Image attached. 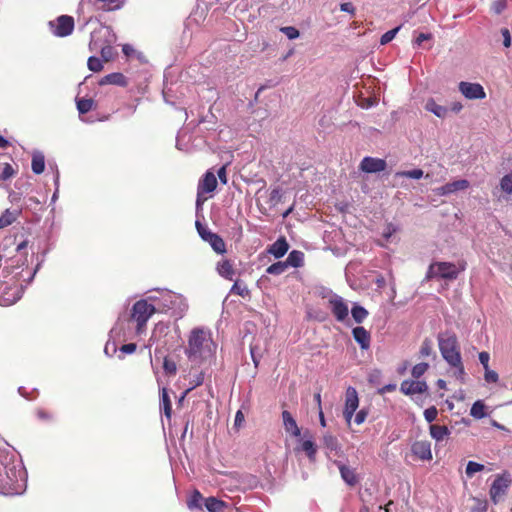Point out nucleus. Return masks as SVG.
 Masks as SVG:
<instances>
[{"mask_svg":"<svg viewBox=\"0 0 512 512\" xmlns=\"http://www.w3.org/2000/svg\"><path fill=\"white\" fill-rule=\"evenodd\" d=\"M27 242L15 247L16 254L7 257L0 254V305L10 306L22 296L23 289L32 282L38 266L34 270L27 267Z\"/></svg>","mask_w":512,"mask_h":512,"instance_id":"1","label":"nucleus"},{"mask_svg":"<svg viewBox=\"0 0 512 512\" xmlns=\"http://www.w3.org/2000/svg\"><path fill=\"white\" fill-rule=\"evenodd\" d=\"M27 472L17 456L0 449V494L20 495L26 489Z\"/></svg>","mask_w":512,"mask_h":512,"instance_id":"2","label":"nucleus"},{"mask_svg":"<svg viewBox=\"0 0 512 512\" xmlns=\"http://www.w3.org/2000/svg\"><path fill=\"white\" fill-rule=\"evenodd\" d=\"M211 331L208 328L197 327L191 330L185 355L194 364H202L211 360L216 353Z\"/></svg>","mask_w":512,"mask_h":512,"instance_id":"3","label":"nucleus"},{"mask_svg":"<svg viewBox=\"0 0 512 512\" xmlns=\"http://www.w3.org/2000/svg\"><path fill=\"white\" fill-rule=\"evenodd\" d=\"M156 308L157 312L170 313L171 316L180 319L187 311L188 304L181 294L170 290H161L159 307Z\"/></svg>","mask_w":512,"mask_h":512,"instance_id":"4","label":"nucleus"},{"mask_svg":"<svg viewBox=\"0 0 512 512\" xmlns=\"http://www.w3.org/2000/svg\"><path fill=\"white\" fill-rule=\"evenodd\" d=\"M438 346L442 357L449 365H459L461 360L458 339L453 332L446 331L438 335Z\"/></svg>","mask_w":512,"mask_h":512,"instance_id":"5","label":"nucleus"},{"mask_svg":"<svg viewBox=\"0 0 512 512\" xmlns=\"http://www.w3.org/2000/svg\"><path fill=\"white\" fill-rule=\"evenodd\" d=\"M157 312L154 304L148 303L147 300L136 301L131 310V320L136 322V333L142 334L146 329V324L151 316Z\"/></svg>","mask_w":512,"mask_h":512,"instance_id":"6","label":"nucleus"},{"mask_svg":"<svg viewBox=\"0 0 512 512\" xmlns=\"http://www.w3.org/2000/svg\"><path fill=\"white\" fill-rule=\"evenodd\" d=\"M465 269V264H460L457 267L450 262H435L430 265L427 272V278L438 277L442 279L453 280L458 277V274Z\"/></svg>","mask_w":512,"mask_h":512,"instance_id":"7","label":"nucleus"},{"mask_svg":"<svg viewBox=\"0 0 512 512\" xmlns=\"http://www.w3.org/2000/svg\"><path fill=\"white\" fill-rule=\"evenodd\" d=\"M116 35L109 26L100 25L91 33L89 49L91 52H98V48L106 43H114Z\"/></svg>","mask_w":512,"mask_h":512,"instance_id":"8","label":"nucleus"},{"mask_svg":"<svg viewBox=\"0 0 512 512\" xmlns=\"http://www.w3.org/2000/svg\"><path fill=\"white\" fill-rule=\"evenodd\" d=\"M195 225L199 236L204 241L208 242L216 253L223 254L226 252L225 243L219 235L211 232L207 227L202 225L200 221H196Z\"/></svg>","mask_w":512,"mask_h":512,"instance_id":"9","label":"nucleus"},{"mask_svg":"<svg viewBox=\"0 0 512 512\" xmlns=\"http://www.w3.org/2000/svg\"><path fill=\"white\" fill-rule=\"evenodd\" d=\"M49 26L55 36L66 37L70 35L74 29V19L71 16L62 15L55 21H50Z\"/></svg>","mask_w":512,"mask_h":512,"instance_id":"10","label":"nucleus"},{"mask_svg":"<svg viewBox=\"0 0 512 512\" xmlns=\"http://www.w3.org/2000/svg\"><path fill=\"white\" fill-rule=\"evenodd\" d=\"M327 305L338 322L345 323L348 320L349 307L343 297L339 295L332 296L330 303Z\"/></svg>","mask_w":512,"mask_h":512,"instance_id":"11","label":"nucleus"},{"mask_svg":"<svg viewBox=\"0 0 512 512\" xmlns=\"http://www.w3.org/2000/svg\"><path fill=\"white\" fill-rule=\"evenodd\" d=\"M459 92L469 100H482L486 97L483 86L479 83L461 81L458 84Z\"/></svg>","mask_w":512,"mask_h":512,"instance_id":"12","label":"nucleus"},{"mask_svg":"<svg viewBox=\"0 0 512 512\" xmlns=\"http://www.w3.org/2000/svg\"><path fill=\"white\" fill-rule=\"evenodd\" d=\"M359 406L357 390L354 387H348L345 394V407L343 416L347 424L351 423L353 415Z\"/></svg>","mask_w":512,"mask_h":512,"instance_id":"13","label":"nucleus"},{"mask_svg":"<svg viewBox=\"0 0 512 512\" xmlns=\"http://www.w3.org/2000/svg\"><path fill=\"white\" fill-rule=\"evenodd\" d=\"M428 390V385L424 380H404L400 385V391L404 395L421 394Z\"/></svg>","mask_w":512,"mask_h":512,"instance_id":"14","label":"nucleus"},{"mask_svg":"<svg viewBox=\"0 0 512 512\" xmlns=\"http://www.w3.org/2000/svg\"><path fill=\"white\" fill-rule=\"evenodd\" d=\"M308 432L304 433V437L299 439V446L295 448L296 451H302L306 454L311 462L316 459L317 446L312 439V436H307Z\"/></svg>","mask_w":512,"mask_h":512,"instance_id":"15","label":"nucleus"},{"mask_svg":"<svg viewBox=\"0 0 512 512\" xmlns=\"http://www.w3.org/2000/svg\"><path fill=\"white\" fill-rule=\"evenodd\" d=\"M386 161L379 158L364 157L360 163V169L366 173H378L384 171Z\"/></svg>","mask_w":512,"mask_h":512,"instance_id":"16","label":"nucleus"},{"mask_svg":"<svg viewBox=\"0 0 512 512\" xmlns=\"http://www.w3.org/2000/svg\"><path fill=\"white\" fill-rule=\"evenodd\" d=\"M469 185V181L460 179L436 188L435 192L437 195L446 196L457 191L465 190L469 187Z\"/></svg>","mask_w":512,"mask_h":512,"instance_id":"17","label":"nucleus"},{"mask_svg":"<svg viewBox=\"0 0 512 512\" xmlns=\"http://www.w3.org/2000/svg\"><path fill=\"white\" fill-rule=\"evenodd\" d=\"M411 451L420 460H431V443L427 440L416 441L411 446Z\"/></svg>","mask_w":512,"mask_h":512,"instance_id":"18","label":"nucleus"},{"mask_svg":"<svg viewBox=\"0 0 512 512\" xmlns=\"http://www.w3.org/2000/svg\"><path fill=\"white\" fill-rule=\"evenodd\" d=\"M509 487V481L503 477H497L490 488V497L494 503H497L499 499L505 494Z\"/></svg>","mask_w":512,"mask_h":512,"instance_id":"19","label":"nucleus"},{"mask_svg":"<svg viewBox=\"0 0 512 512\" xmlns=\"http://www.w3.org/2000/svg\"><path fill=\"white\" fill-rule=\"evenodd\" d=\"M282 419L285 431L293 437L300 438L301 430L292 414L289 411L284 410L282 412Z\"/></svg>","mask_w":512,"mask_h":512,"instance_id":"20","label":"nucleus"},{"mask_svg":"<svg viewBox=\"0 0 512 512\" xmlns=\"http://www.w3.org/2000/svg\"><path fill=\"white\" fill-rule=\"evenodd\" d=\"M217 186V179L215 177V175L208 171L205 173V175L203 176V178L200 180L199 184H198V194L199 195H202V194H205V193H210L212 191L215 190Z\"/></svg>","mask_w":512,"mask_h":512,"instance_id":"21","label":"nucleus"},{"mask_svg":"<svg viewBox=\"0 0 512 512\" xmlns=\"http://www.w3.org/2000/svg\"><path fill=\"white\" fill-rule=\"evenodd\" d=\"M352 335L354 340L359 344L362 350H367L370 347L371 336L370 333L362 326L353 328Z\"/></svg>","mask_w":512,"mask_h":512,"instance_id":"22","label":"nucleus"},{"mask_svg":"<svg viewBox=\"0 0 512 512\" xmlns=\"http://www.w3.org/2000/svg\"><path fill=\"white\" fill-rule=\"evenodd\" d=\"M334 463L338 467L341 478L346 484H348L349 486H354L358 482L354 469L346 466L344 463L340 461H335Z\"/></svg>","mask_w":512,"mask_h":512,"instance_id":"23","label":"nucleus"},{"mask_svg":"<svg viewBox=\"0 0 512 512\" xmlns=\"http://www.w3.org/2000/svg\"><path fill=\"white\" fill-rule=\"evenodd\" d=\"M289 249V244L284 237L277 239L272 245L269 246L268 252L275 258L283 257Z\"/></svg>","mask_w":512,"mask_h":512,"instance_id":"24","label":"nucleus"},{"mask_svg":"<svg viewBox=\"0 0 512 512\" xmlns=\"http://www.w3.org/2000/svg\"><path fill=\"white\" fill-rule=\"evenodd\" d=\"M106 84H112V85L124 87L128 84V81H127V78L122 73L115 72V73H111V74L104 76L99 81V85H106Z\"/></svg>","mask_w":512,"mask_h":512,"instance_id":"25","label":"nucleus"},{"mask_svg":"<svg viewBox=\"0 0 512 512\" xmlns=\"http://www.w3.org/2000/svg\"><path fill=\"white\" fill-rule=\"evenodd\" d=\"M31 169L33 173L39 175L44 172L45 170V156L43 152L39 150H34L32 152V162H31Z\"/></svg>","mask_w":512,"mask_h":512,"instance_id":"26","label":"nucleus"},{"mask_svg":"<svg viewBox=\"0 0 512 512\" xmlns=\"http://www.w3.org/2000/svg\"><path fill=\"white\" fill-rule=\"evenodd\" d=\"M425 109L433 113L438 118H445L448 114V109L445 106L439 105L433 98H430L425 103Z\"/></svg>","mask_w":512,"mask_h":512,"instance_id":"27","label":"nucleus"},{"mask_svg":"<svg viewBox=\"0 0 512 512\" xmlns=\"http://www.w3.org/2000/svg\"><path fill=\"white\" fill-rule=\"evenodd\" d=\"M217 272L220 276L227 280H233L235 276V270L229 260H222L217 264Z\"/></svg>","mask_w":512,"mask_h":512,"instance_id":"28","label":"nucleus"},{"mask_svg":"<svg viewBox=\"0 0 512 512\" xmlns=\"http://www.w3.org/2000/svg\"><path fill=\"white\" fill-rule=\"evenodd\" d=\"M285 262H286L288 268L289 267H294V268L301 267L304 263V253L299 250H293L289 253Z\"/></svg>","mask_w":512,"mask_h":512,"instance_id":"29","label":"nucleus"},{"mask_svg":"<svg viewBox=\"0 0 512 512\" xmlns=\"http://www.w3.org/2000/svg\"><path fill=\"white\" fill-rule=\"evenodd\" d=\"M169 327L164 323H158L155 325L152 335L149 339V346H152L155 343H158L162 336H166L168 333Z\"/></svg>","mask_w":512,"mask_h":512,"instance_id":"30","label":"nucleus"},{"mask_svg":"<svg viewBox=\"0 0 512 512\" xmlns=\"http://www.w3.org/2000/svg\"><path fill=\"white\" fill-rule=\"evenodd\" d=\"M204 505L209 512H222L227 507V503L215 497L206 498Z\"/></svg>","mask_w":512,"mask_h":512,"instance_id":"31","label":"nucleus"},{"mask_svg":"<svg viewBox=\"0 0 512 512\" xmlns=\"http://www.w3.org/2000/svg\"><path fill=\"white\" fill-rule=\"evenodd\" d=\"M450 434V430L444 425H431L430 435L436 441L444 440Z\"/></svg>","mask_w":512,"mask_h":512,"instance_id":"32","label":"nucleus"},{"mask_svg":"<svg viewBox=\"0 0 512 512\" xmlns=\"http://www.w3.org/2000/svg\"><path fill=\"white\" fill-rule=\"evenodd\" d=\"M323 445L325 447V449L327 450V453H332V452H338L339 450V443H338V440L335 436H333L332 434L330 433H326L324 436H323Z\"/></svg>","mask_w":512,"mask_h":512,"instance_id":"33","label":"nucleus"},{"mask_svg":"<svg viewBox=\"0 0 512 512\" xmlns=\"http://www.w3.org/2000/svg\"><path fill=\"white\" fill-rule=\"evenodd\" d=\"M399 231V226L393 223H388L382 232L383 241L380 245L385 246L386 243L392 242V237Z\"/></svg>","mask_w":512,"mask_h":512,"instance_id":"34","label":"nucleus"},{"mask_svg":"<svg viewBox=\"0 0 512 512\" xmlns=\"http://www.w3.org/2000/svg\"><path fill=\"white\" fill-rule=\"evenodd\" d=\"M283 193L281 188L275 187L268 193V199L266 204L269 208L275 207L278 203L282 201Z\"/></svg>","mask_w":512,"mask_h":512,"instance_id":"35","label":"nucleus"},{"mask_svg":"<svg viewBox=\"0 0 512 512\" xmlns=\"http://www.w3.org/2000/svg\"><path fill=\"white\" fill-rule=\"evenodd\" d=\"M485 409L486 407L483 401L477 400L470 409V415L475 419H482L487 416Z\"/></svg>","mask_w":512,"mask_h":512,"instance_id":"36","label":"nucleus"},{"mask_svg":"<svg viewBox=\"0 0 512 512\" xmlns=\"http://www.w3.org/2000/svg\"><path fill=\"white\" fill-rule=\"evenodd\" d=\"M161 407H162L167 419H170L171 414H172V406H171V401H170L168 391L166 388H162V390H161Z\"/></svg>","mask_w":512,"mask_h":512,"instance_id":"37","label":"nucleus"},{"mask_svg":"<svg viewBox=\"0 0 512 512\" xmlns=\"http://www.w3.org/2000/svg\"><path fill=\"white\" fill-rule=\"evenodd\" d=\"M100 3V8L105 11H114L120 9L125 0H97Z\"/></svg>","mask_w":512,"mask_h":512,"instance_id":"38","label":"nucleus"},{"mask_svg":"<svg viewBox=\"0 0 512 512\" xmlns=\"http://www.w3.org/2000/svg\"><path fill=\"white\" fill-rule=\"evenodd\" d=\"M351 315L354 321L360 324L367 318L368 311L364 307L354 304L351 309Z\"/></svg>","mask_w":512,"mask_h":512,"instance_id":"39","label":"nucleus"},{"mask_svg":"<svg viewBox=\"0 0 512 512\" xmlns=\"http://www.w3.org/2000/svg\"><path fill=\"white\" fill-rule=\"evenodd\" d=\"M203 497L198 490H194L189 499L187 500V506L190 510L201 509Z\"/></svg>","mask_w":512,"mask_h":512,"instance_id":"40","label":"nucleus"},{"mask_svg":"<svg viewBox=\"0 0 512 512\" xmlns=\"http://www.w3.org/2000/svg\"><path fill=\"white\" fill-rule=\"evenodd\" d=\"M19 212L18 211H10L9 209H7L1 216H0V229L12 224L17 216H18Z\"/></svg>","mask_w":512,"mask_h":512,"instance_id":"41","label":"nucleus"},{"mask_svg":"<svg viewBox=\"0 0 512 512\" xmlns=\"http://www.w3.org/2000/svg\"><path fill=\"white\" fill-rule=\"evenodd\" d=\"M288 269V266L285 261H278L270 265L266 272L271 275H281Z\"/></svg>","mask_w":512,"mask_h":512,"instance_id":"42","label":"nucleus"},{"mask_svg":"<svg viewBox=\"0 0 512 512\" xmlns=\"http://www.w3.org/2000/svg\"><path fill=\"white\" fill-rule=\"evenodd\" d=\"M16 174V170L9 163L0 164V180H8Z\"/></svg>","mask_w":512,"mask_h":512,"instance_id":"43","label":"nucleus"},{"mask_svg":"<svg viewBox=\"0 0 512 512\" xmlns=\"http://www.w3.org/2000/svg\"><path fill=\"white\" fill-rule=\"evenodd\" d=\"M94 105V101L92 99L82 98L77 100V109L79 114H85L89 112Z\"/></svg>","mask_w":512,"mask_h":512,"instance_id":"44","label":"nucleus"},{"mask_svg":"<svg viewBox=\"0 0 512 512\" xmlns=\"http://www.w3.org/2000/svg\"><path fill=\"white\" fill-rule=\"evenodd\" d=\"M500 187L505 193L512 194V171L501 178Z\"/></svg>","mask_w":512,"mask_h":512,"instance_id":"45","label":"nucleus"},{"mask_svg":"<svg viewBox=\"0 0 512 512\" xmlns=\"http://www.w3.org/2000/svg\"><path fill=\"white\" fill-rule=\"evenodd\" d=\"M428 368H429L428 363H425V362L418 363L412 368L411 374L415 379H419L422 375L425 374V372L428 370Z\"/></svg>","mask_w":512,"mask_h":512,"instance_id":"46","label":"nucleus"},{"mask_svg":"<svg viewBox=\"0 0 512 512\" xmlns=\"http://www.w3.org/2000/svg\"><path fill=\"white\" fill-rule=\"evenodd\" d=\"M484 469V465L469 461L466 466V475L471 478L476 472H480Z\"/></svg>","mask_w":512,"mask_h":512,"instance_id":"47","label":"nucleus"},{"mask_svg":"<svg viewBox=\"0 0 512 512\" xmlns=\"http://www.w3.org/2000/svg\"><path fill=\"white\" fill-rule=\"evenodd\" d=\"M398 176L411 178V179H420L423 177L424 172L422 169H413L408 171H402L397 173Z\"/></svg>","mask_w":512,"mask_h":512,"instance_id":"48","label":"nucleus"},{"mask_svg":"<svg viewBox=\"0 0 512 512\" xmlns=\"http://www.w3.org/2000/svg\"><path fill=\"white\" fill-rule=\"evenodd\" d=\"M87 65H88V68L93 72H99L103 68L101 59H99L95 56H91L88 58Z\"/></svg>","mask_w":512,"mask_h":512,"instance_id":"49","label":"nucleus"},{"mask_svg":"<svg viewBox=\"0 0 512 512\" xmlns=\"http://www.w3.org/2000/svg\"><path fill=\"white\" fill-rule=\"evenodd\" d=\"M112 44L113 43H106L98 48L104 61H109L112 58Z\"/></svg>","mask_w":512,"mask_h":512,"instance_id":"50","label":"nucleus"},{"mask_svg":"<svg viewBox=\"0 0 512 512\" xmlns=\"http://www.w3.org/2000/svg\"><path fill=\"white\" fill-rule=\"evenodd\" d=\"M400 28H401V26H398L394 29H391V30L385 32L381 36L380 43L382 45H385V44H388L389 42H391L395 38V36L398 33V31L400 30Z\"/></svg>","mask_w":512,"mask_h":512,"instance_id":"51","label":"nucleus"},{"mask_svg":"<svg viewBox=\"0 0 512 512\" xmlns=\"http://www.w3.org/2000/svg\"><path fill=\"white\" fill-rule=\"evenodd\" d=\"M432 348H433V344H432V341L429 340V339H425L422 344H421V347H420V356L421 357H428L432 354Z\"/></svg>","mask_w":512,"mask_h":512,"instance_id":"52","label":"nucleus"},{"mask_svg":"<svg viewBox=\"0 0 512 512\" xmlns=\"http://www.w3.org/2000/svg\"><path fill=\"white\" fill-rule=\"evenodd\" d=\"M280 31L290 40H294L299 37V31L293 26L281 27Z\"/></svg>","mask_w":512,"mask_h":512,"instance_id":"53","label":"nucleus"},{"mask_svg":"<svg viewBox=\"0 0 512 512\" xmlns=\"http://www.w3.org/2000/svg\"><path fill=\"white\" fill-rule=\"evenodd\" d=\"M163 369L167 374L173 375L177 371V366L173 360L165 357L163 361Z\"/></svg>","mask_w":512,"mask_h":512,"instance_id":"54","label":"nucleus"},{"mask_svg":"<svg viewBox=\"0 0 512 512\" xmlns=\"http://www.w3.org/2000/svg\"><path fill=\"white\" fill-rule=\"evenodd\" d=\"M318 295L322 299L326 300L327 304H329L332 299V296H337L338 294L334 293L332 290L328 288L322 287L318 290Z\"/></svg>","mask_w":512,"mask_h":512,"instance_id":"55","label":"nucleus"},{"mask_svg":"<svg viewBox=\"0 0 512 512\" xmlns=\"http://www.w3.org/2000/svg\"><path fill=\"white\" fill-rule=\"evenodd\" d=\"M438 415V410L435 406H431L424 411V418L427 422H433Z\"/></svg>","mask_w":512,"mask_h":512,"instance_id":"56","label":"nucleus"},{"mask_svg":"<svg viewBox=\"0 0 512 512\" xmlns=\"http://www.w3.org/2000/svg\"><path fill=\"white\" fill-rule=\"evenodd\" d=\"M484 370V379L487 383H496L498 381L499 377L496 371L491 370L490 368H486Z\"/></svg>","mask_w":512,"mask_h":512,"instance_id":"57","label":"nucleus"},{"mask_svg":"<svg viewBox=\"0 0 512 512\" xmlns=\"http://www.w3.org/2000/svg\"><path fill=\"white\" fill-rule=\"evenodd\" d=\"M506 8V0H496L493 2L491 9L495 14L502 13Z\"/></svg>","mask_w":512,"mask_h":512,"instance_id":"58","label":"nucleus"},{"mask_svg":"<svg viewBox=\"0 0 512 512\" xmlns=\"http://www.w3.org/2000/svg\"><path fill=\"white\" fill-rule=\"evenodd\" d=\"M117 351V345L114 341H107L105 347H104V353L108 357H112Z\"/></svg>","mask_w":512,"mask_h":512,"instance_id":"59","label":"nucleus"},{"mask_svg":"<svg viewBox=\"0 0 512 512\" xmlns=\"http://www.w3.org/2000/svg\"><path fill=\"white\" fill-rule=\"evenodd\" d=\"M451 366L455 368V372H454L455 377L457 379L463 381L464 380L465 371H464V367H463V364H462V359L460 360V364L459 365H451Z\"/></svg>","mask_w":512,"mask_h":512,"instance_id":"60","label":"nucleus"},{"mask_svg":"<svg viewBox=\"0 0 512 512\" xmlns=\"http://www.w3.org/2000/svg\"><path fill=\"white\" fill-rule=\"evenodd\" d=\"M367 415H368V412L365 409H361L355 415L354 422L357 425H360V424L364 423L366 418H367Z\"/></svg>","mask_w":512,"mask_h":512,"instance_id":"61","label":"nucleus"},{"mask_svg":"<svg viewBox=\"0 0 512 512\" xmlns=\"http://www.w3.org/2000/svg\"><path fill=\"white\" fill-rule=\"evenodd\" d=\"M137 346L135 343H128V344H124L120 347V352L122 354H132L135 352Z\"/></svg>","mask_w":512,"mask_h":512,"instance_id":"62","label":"nucleus"},{"mask_svg":"<svg viewBox=\"0 0 512 512\" xmlns=\"http://www.w3.org/2000/svg\"><path fill=\"white\" fill-rule=\"evenodd\" d=\"M231 293L244 296L245 293H247V288L245 286L242 287L238 282H235L231 288Z\"/></svg>","mask_w":512,"mask_h":512,"instance_id":"63","label":"nucleus"},{"mask_svg":"<svg viewBox=\"0 0 512 512\" xmlns=\"http://www.w3.org/2000/svg\"><path fill=\"white\" fill-rule=\"evenodd\" d=\"M489 360L490 355L488 352L483 351L479 353V361L483 365L484 369L489 368Z\"/></svg>","mask_w":512,"mask_h":512,"instance_id":"64","label":"nucleus"}]
</instances>
